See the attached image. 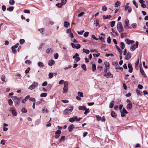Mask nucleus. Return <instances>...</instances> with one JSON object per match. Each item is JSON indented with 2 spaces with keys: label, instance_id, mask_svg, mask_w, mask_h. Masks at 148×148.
<instances>
[{
  "label": "nucleus",
  "instance_id": "nucleus-1",
  "mask_svg": "<svg viewBox=\"0 0 148 148\" xmlns=\"http://www.w3.org/2000/svg\"><path fill=\"white\" fill-rule=\"evenodd\" d=\"M22 98V97L17 98L16 96H13L12 97V99L14 102L15 106L16 107H17L19 106L20 103V99Z\"/></svg>",
  "mask_w": 148,
  "mask_h": 148
},
{
  "label": "nucleus",
  "instance_id": "nucleus-2",
  "mask_svg": "<svg viewBox=\"0 0 148 148\" xmlns=\"http://www.w3.org/2000/svg\"><path fill=\"white\" fill-rule=\"evenodd\" d=\"M117 29L120 33L123 32L124 29L123 28L121 22H119L117 25Z\"/></svg>",
  "mask_w": 148,
  "mask_h": 148
},
{
  "label": "nucleus",
  "instance_id": "nucleus-3",
  "mask_svg": "<svg viewBox=\"0 0 148 148\" xmlns=\"http://www.w3.org/2000/svg\"><path fill=\"white\" fill-rule=\"evenodd\" d=\"M73 109V108L72 106L64 110V114H69L72 111Z\"/></svg>",
  "mask_w": 148,
  "mask_h": 148
},
{
  "label": "nucleus",
  "instance_id": "nucleus-4",
  "mask_svg": "<svg viewBox=\"0 0 148 148\" xmlns=\"http://www.w3.org/2000/svg\"><path fill=\"white\" fill-rule=\"evenodd\" d=\"M138 41H136L135 44H134L133 45H131L130 48L131 51H133L135 50L138 47Z\"/></svg>",
  "mask_w": 148,
  "mask_h": 148
},
{
  "label": "nucleus",
  "instance_id": "nucleus-5",
  "mask_svg": "<svg viewBox=\"0 0 148 148\" xmlns=\"http://www.w3.org/2000/svg\"><path fill=\"white\" fill-rule=\"evenodd\" d=\"M79 55L77 53H76L73 56V58L75 59L74 63L76 62L79 61L81 59L79 57Z\"/></svg>",
  "mask_w": 148,
  "mask_h": 148
},
{
  "label": "nucleus",
  "instance_id": "nucleus-6",
  "mask_svg": "<svg viewBox=\"0 0 148 148\" xmlns=\"http://www.w3.org/2000/svg\"><path fill=\"white\" fill-rule=\"evenodd\" d=\"M38 82H34V83L29 87V89L30 90H32L37 87L38 86Z\"/></svg>",
  "mask_w": 148,
  "mask_h": 148
},
{
  "label": "nucleus",
  "instance_id": "nucleus-7",
  "mask_svg": "<svg viewBox=\"0 0 148 148\" xmlns=\"http://www.w3.org/2000/svg\"><path fill=\"white\" fill-rule=\"evenodd\" d=\"M19 44L18 43L16 44L15 45L13 46L11 48L12 50L13 53H16V49L18 47Z\"/></svg>",
  "mask_w": 148,
  "mask_h": 148
},
{
  "label": "nucleus",
  "instance_id": "nucleus-8",
  "mask_svg": "<svg viewBox=\"0 0 148 148\" xmlns=\"http://www.w3.org/2000/svg\"><path fill=\"white\" fill-rule=\"evenodd\" d=\"M9 111L11 112L13 116H16L17 115L16 110L13 108L10 107V108Z\"/></svg>",
  "mask_w": 148,
  "mask_h": 148
},
{
  "label": "nucleus",
  "instance_id": "nucleus-9",
  "mask_svg": "<svg viewBox=\"0 0 148 148\" xmlns=\"http://www.w3.org/2000/svg\"><path fill=\"white\" fill-rule=\"evenodd\" d=\"M125 59L126 60H128L130 59L131 57V53L129 52H128L125 55Z\"/></svg>",
  "mask_w": 148,
  "mask_h": 148
},
{
  "label": "nucleus",
  "instance_id": "nucleus-10",
  "mask_svg": "<svg viewBox=\"0 0 148 148\" xmlns=\"http://www.w3.org/2000/svg\"><path fill=\"white\" fill-rule=\"evenodd\" d=\"M61 132L60 130H58L56 132V135L55 136V137L57 139L59 138L60 136V134L61 133Z\"/></svg>",
  "mask_w": 148,
  "mask_h": 148
},
{
  "label": "nucleus",
  "instance_id": "nucleus-11",
  "mask_svg": "<svg viewBox=\"0 0 148 148\" xmlns=\"http://www.w3.org/2000/svg\"><path fill=\"white\" fill-rule=\"evenodd\" d=\"M125 24L124 25V27L125 28L127 29V28H130V27H129L128 26V24L129 23V21L127 19H126L125 20Z\"/></svg>",
  "mask_w": 148,
  "mask_h": 148
},
{
  "label": "nucleus",
  "instance_id": "nucleus-12",
  "mask_svg": "<svg viewBox=\"0 0 148 148\" xmlns=\"http://www.w3.org/2000/svg\"><path fill=\"white\" fill-rule=\"evenodd\" d=\"M125 41L126 43L128 45L133 44L134 43V41L133 40H130L129 39L126 38L125 40Z\"/></svg>",
  "mask_w": 148,
  "mask_h": 148
},
{
  "label": "nucleus",
  "instance_id": "nucleus-13",
  "mask_svg": "<svg viewBox=\"0 0 148 148\" xmlns=\"http://www.w3.org/2000/svg\"><path fill=\"white\" fill-rule=\"evenodd\" d=\"M128 67L129 69L128 71L130 73H131L132 72L133 68L132 67V65L130 63H129L128 64Z\"/></svg>",
  "mask_w": 148,
  "mask_h": 148
},
{
  "label": "nucleus",
  "instance_id": "nucleus-14",
  "mask_svg": "<svg viewBox=\"0 0 148 148\" xmlns=\"http://www.w3.org/2000/svg\"><path fill=\"white\" fill-rule=\"evenodd\" d=\"M140 73L143 76L145 77H147V76L145 74V72L142 67H140Z\"/></svg>",
  "mask_w": 148,
  "mask_h": 148
},
{
  "label": "nucleus",
  "instance_id": "nucleus-15",
  "mask_svg": "<svg viewBox=\"0 0 148 148\" xmlns=\"http://www.w3.org/2000/svg\"><path fill=\"white\" fill-rule=\"evenodd\" d=\"M77 119V116H74L73 117L69 119V122L71 123L75 121H76V119Z\"/></svg>",
  "mask_w": 148,
  "mask_h": 148
},
{
  "label": "nucleus",
  "instance_id": "nucleus-16",
  "mask_svg": "<svg viewBox=\"0 0 148 148\" xmlns=\"http://www.w3.org/2000/svg\"><path fill=\"white\" fill-rule=\"evenodd\" d=\"M74 128V125L73 124H72L69 126L68 127V130L69 132H71Z\"/></svg>",
  "mask_w": 148,
  "mask_h": 148
},
{
  "label": "nucleus",
  "instance_id": "nucleus-17",
  "mask_svg": "<svg viewBox=\"0 0 148 148\" xmlns=\"http://www.w3.org/2000/svg\"><path fill=\"white\" fill-rule=\"evenodd\" d=\"M55 61L53 60H49L48 62V65L50 66H51L55 64Z\"/></svg>",
  "mask_w": 148,
  "mask_h": 148
},
{
  "label": "nucleus",
  "instance_id": "nucleus-18",
  "mask_svg": "<svg viewBox=\"0 0 148 148\" xmlns=\"http://www.w3.org/2000/svg\"><path fill=\"white\" fill-rule=\"evenodd\" d=\"M38 65L39 67L41 68H43L45 66L44 64L41 62H38Z\"/></svg>",
  "mask_w": 148,
  "mask_h": 148
},
{
  "label": "nucleus",
  "instance_id": "nucleus-19",
  "mask_svg": "<svg viewBox=\"0 0 148 148\" xmlns=\"http://www.w3.org/2000/svg\"><path fill=\"white\" fill-rule=\"evenodd\" d=\"M107 78H112L113 77V75L110 72L107 73Z\"/></svg>",
  "mask_w": 148,
  "mask_h": 148
},
{
  "label": "nucleus",
  "instance_id": "nucleus-20",
  "mask_svg": "<svg viewBox=\"0 0 148 148\" xmlns=\"http://www.w3.org/2000/svg\"><path fill=\"white\" fill-rule=\"evenodd\" d=\"M132 107V105L131 103H129L127 105V110H130Z\"/></svg>",
  "mask_w": 148,
  "mask_h": 148
},
{
  "label": "nucleus",
  "instance_id": "nucleus-21",
  "mask_svg": "<svg viewBox=\"0 0 148 148\" xmlns=\"http://www.w3.org/2000/svg\"><path fill=\"white\" fill-rule=\"evenodd\" d=\"M29 95H28L24 99H22V103H25L26 101H27V99H29Z\"/></svg>",
  "mask_w": 148,
  "mask_h": 148
},
{
  "label": "nucleus",
  "instance_id": "nucleus-22",
  "mask_svg": "<svg viewBox=\"0 0 148 148\" xmlns=\"http://www.w3.org/2000/svg\"><path fill=\"white\" fill-rule=\"evenodd\" d=\"M92 71L94 72L96 69V66L95 64H93L92 66Z\"/></svg>",
  "mask_w": 148,
  "mask_h": 148
},
{
  "label": "nucleus",
  "instance_id": "nucleus-23",
  "mask_svg": "<svg viewBox=\"0 0 148 148\" xmlns=\"http://www.w3.org/2000/svg\"><path fill=\"white\" fill-rule=\"evenodd\" d=\"M112 17L110 15L103 16V18L104 19H109L110 18Z\"/></svg>",
  "mask_w": 148,
  "mask_h": 148
},
{
  "label": "nucleus",
  "instance_id": "nucleus-24",
  "mask_svg": "<svg viewBox=\"0 0 148 148\" xmlns=\"http://www.w3.org/2000/svg\"><path fill=\"white\" fill-rule=\"evenodd\" d=\"M86 107L84 106H80L78 107V109L80 110H84L86 109Z\"/></svg>",
  "mask_w": 148,
  "mask_h": 148
},
{
  "label": "nucleus",
  "instance_id": "nucleus-25",
  "mask_svg": "<svg viewBox=\"0 0 148 148\" xmlns=\"http://www.w3.org/2000/svg\"><path fill=\"white\" fill-rule=\"evenodd\" d=\"M68 91V87L64 86L63 89V93H66Z\"/></svg>",
  "mask_w": 148,
  "mask_h": 148
},
{
  "label": "nucleus",
  "instance_id": "nucleus-26",
  "mask_svg": "<svg viewBox=\"0 0 148 148\" xmlns=\"http://www.w3.org/2000/svg\"><path fill=\"white\" fill-rule=\"evenodd\" d=\"M94 24L96 26H99V20H98L97 19H96V20L94 21Z\"/></svg>",
  "mask_w": 148,
  "mask_h": 148
},
{
  "label": "nucleus",
  "instance_id": "nucleus-27",
  "mask_svg": "<svg viewBox=\"0 0 148 148\" xmlns=\"http://www.w3.org/2000/svg\"><path fill=\"white\" fill-rule=\"evenodd\" d=\"M82 51L83 53H85L86 54H88L89 53L90 51L88 49H83Z\"/></svg>",
  "mask_w": 148,
  "mask_h": 148
},
{
  "label": "nucleus",
  "instance_id": "nucleus-28",
  "mask_svg": "<svg viewBox=\"0 0 148 148\" xmlns=\"http://www.w3.org/2000/svg\"><path fill=\"white\" fill-rule=\"evenodd\" d=\"M111 115L112 117L114 118L116 117V114L115 112L113 111H112L111 113Z\"/></svg>",
  "mask_w": 148,
  "mask_h": 148
},
{
  "label": "nucleus",
  "instance_id": "nucleus-29",
  "mask_svg": "<svg viewBox=\"0 0 148 148\" xmlns=\"http://www.w3.org/2000/svg\"><path fill=\"white\" fill-rule=\"evenodd\" d=\"M69 25V22L66 21H64V25L65 27L67 28Z\"/></svg>",
  "mask_w": 148,
  "mask_h": 148
},
{
  "label": "nucleus",
  "instance_id": "nucleus-30",
  "mask_svg": "<svg viewBox=\"0 0 148 148\" xmlns=\"http://www.w3.org/2000/svg\"><path fill=\"white\" fill-rule=\"evenodd\" d=\"M114 106V101H112L110 102L109 105V108H112Z\"/></svg>",
  "mask_w": 148,
  "mask_h": 148
},
{
  "label": "nucleus",
  "instance_id": "nucleus-31",
  "mask_svg": "<svg viewBox=\"0 0 148 148\" xmlns=\"http://www.w3.org/2000/svg\"><path fill=\"white\" fill-rule=\"evenodd\" d=\"M99 39L102 42H105V41L104 40V38L105 37H104L103 36H99Z\"/></svg>",
  "mask_w": 148,
  "mask_h": 148
},
{
  "label": "nucleus",
  "instance_id": "nucleus-32",
  "mask_svg": "<svg viewBox=\"0 0 148 148\" xmlns=\"http://www.w3.org/2000/svg\"><path fill=\"white\" fill-rule=\"evenodd\" d=\"M120 3V2L119 1H117L114 4V7H117L119 6Z\"/></svg>",
  "mask_w": 148,
  "mask_h": 148
},
{
  "label": "nucleus",
  "instance_id": "nucleus-33",
  "mask_svg": "<svg viewBox=\"0 0 148 148\" xmlns=\"http://www.w3.org/2000/svg\"><path fill=\"white\" fill-rule=\"evenodd\" d=\"M77 94L79 97H84L83 94L82 92L79 91L77 92Z\"/></svg>",
  "mask_w": 148,
  "mask_h": 148
},
{
  "label": "nucleus",
  "instance_id": "nucleus-34",
  "mask_svg": "<svg viewBox=\"0 0 148 148\" xmlns=\"http://www.w3.org/2000/svg\"><path fill=\"white\" fill-rule=\"evenodd\" d=\"M120 44H121V46H120L121 48L122 49H123L125 47V45L124 43L123 42H121Z\"/></svg>",
  "mask_w": 148,
  "mask_h": 148
},
{
  "label": "nucleus",
  "instance_id": "nucleus-35",
  "mask_svg": "<svg viewBox=\"0 0 148 148\" xmlns=\"http://www.w3.org/2000/svg\"><path fill=\"white\" fill-rule=\"evenodd\" d=\"M14 7L13 6L7 8V10L10 11H12L13 10Z\"/></svg>",
  "mask_w": 148,
  "mask_h": 148
},
{
  "label": "nucleus",
  "instance_id": "nucleus-36",
  "mask_svg": "<svg viewBox=\"0 0 148 148\" xmlns=\"http://www.w3.org/2000/svg\"><path fill=\"white\" fill-rule=\"evenodd\" d=\"M47 95V94L46 93H43L41 94L40 95V97H45Z\"/></svg>",
  "mask_w": 148,
  "mask_h": 148
},
{
  "label": "nucleus",
  "instance_id": "nucleus-37",
  "mask_svg": "<svg viewBox=\"0 0 148 148\" xmlns=\"http://www.w3.org/2000/svg\"><path fill=\"white\" fill-rule=\"evenodd\" d=\"M21 110L23 113H26L27 112V110L25 108H23Z\"/></svg>",
  "mask_w": 148,
  "mask_h": 148
},
{
  "label": "nucleus",
  "instance_id": "nucleus-38",
  "mask_svg": "<svg viewBox=\"0 0 148 148\" xmlns=\"http://www.w3.org/2000/svg\"><path fill=\"white\" fill-rule=\"evenodd\" d=\"M63 5L61 3H58L56 4V5L59 8H61Z\"/></svg>",
  "mask_w": 148,
  "mask_h": 148
},
{
  "label": "nucleus",
  "instance_id": "nucleus-39",
  "mask_svg": "<svg viewBox=\"0 0 148 148\" xmlns=\"http://www.w3.org/2000/svg\"><path fill=\"white\" fill-rule=\"evenodd\" d=\"M104 64L106 67H108L110 66V64L108 62L106 61L105 62H104Z\"/></svg>",
  "mask_w": 148,
  "mask_h": 148
},
{
  "label": "nucleus",
  "instance_id": "nucleus-40",
  "mask_svg": "<svg viewBox=\"0 0 148 148\" xmlns=\"http://www.w3.org/2000/svg\"><path fill=\"white\" fill-rule=\"evenodd\" d=\"M97 120L98 121H101V117L99 115H96Z\"/></svg>",
  "mask_w": 148,
  "mask_h": 148
},
{
  "label": "nucleus",
  "instance_id": "nucleus-41",
  "mask_svg": "<svg viewBox=\"0 0 148 148\" xmlns=\"http://www.w3.org/2000/svg\"><path fill=\"white\" fill-rule=\"evenodd\" d=\"M9 3L10 5H13L14 4L15 1L14 0H10Z\"/></svg>",
  "mask_w": 148,
  "mask_h": 148
},
{
  "label": "nucleus",
  "instance_id": "nucleus-42",
  "mask_svg": "<svg viewBox=\"0 0 148 148\" xmlns=\"http://www.w3.org/2000/svg\"><path fill=\"white\" fill-rule=\"evenodd\" d=\"M81 67L85 71H86V66L85 64H83L82 65Z\"/></svg>",
  "mask_w": 148,
  "mask_h": 148
},
{
  "label": "nucleus",
  "instance_id": "nucleus-43",
  "mask_svg": "<svg viewBox=\"0 0 148 148\" xmlns=\"http://www.w3.org/2000/svg\"><path fill=\"white\" fill-rule=\"evenodd\" d=\"M49 79L52 78L53 77V74L52 73H50L49 74Z\"/></svg>",
  "mask_w": 148,
  "mask_h": 148
},
{
  "label": "nucleus",
  "instance_id": "nucleus-44",
  "mask_svg": "<svg viewBox=\"0 0 148 148\" xmlns=\"http://www.w3.org/2000/svg\"><path fill=\"white\" fill-rule=\"evenodd\" d=\"M115 21H112L110 22V26L111 27H113L115 23Z\"/></svg>",
  "mask_w": 148,
  "mask_h": 148
},
{
  "label": "nucleus",
  "instance_id": "nucleus-45",
  "mask_svg": "<svg viewBox=\"0 0 148 148\" xmlns=\"http://www.w3.org/2000/svg\"><path fill=\"white\" fill-rule=\"evenodd\" d=\"M29 100L32 102H35V99L33 97H29Z\"/></svg>",
  "mask_w": 148,
  "mask_h": 148
},
{
  "label": "nucleus",
  "instance_id": "nucleus-46",
  "mask_svg": "<svg viewBox=\"0 0 148 148\" xmlns=\"http://www.w3.org/2000/svg\"><path fill=\"white\" fill-rule=\"evenodd\" d=\"M139 59H138L137 60L136 62L135 63V68H136V67H137V68L138 67V63L139 62Z\"/></svg>",
  "mask_w": 148,
  "mask_h": 148
},
{
  "label": "nucleus",
  "instance_id": "nucleus-47",
  "mask_svg": "<svg viewBox=\"0 0 148 148\" xmlns=\"http://www.w3.org/2000/svg\"><path fill=\"white\" fill-rule=\"evenodd\" d=\"M13 101L11 99H10L8 101V103L9 105L11 106L13 103Z\"/></svg>",
  "mask_w": 148,
  "mask_h": 148
},
{
  "label": "nucleus",
  "instance_id": "nucleus-48",
  "mask_svg": "<svg viewBox=\"0 0 148 148\" xmlns=\"http://www.w3.org/2000/svg\"><path fill=\"white\" fill-rule=\"evenodd\" d=\"M30 70V68L29 67H28L27 69L25 71V73L26 74L28 73L29 72Z\"/></svg>",
  "mask_w": 148,
  "mask_h": 148
},
{
  "label": "nucleus",
  "instance_id": "nucleus-49",
  "mask_svg": "<svg viewBox=\"0 0 148 148\" xmlns=\"http://www.w3.org/2000/svg\"><path fill=\"white\" fill-rule=\"evenodd\" d=\"M111 39L110 36H109L107 38V42L109 44L111 42Z\"/></svg>",
  "mask_w": 148,
  "mask_h": 148
},
{
  "label": "nucleus",
  "instance_id": "nucleus-50",
  "mask_svg": "<svg viewBox=\"0 0 148 148\" xmlns=\"http://www.w3.org/2000/svg\"><path fill=\"white\" fill-rule=\"evenodd\" d=\"M89 34V32H86L84 34V36L85 37H88Z\"/></svg>",
  "mask_w": 148,
  "mask_h": 148
},
{
  "label": "nucleus",
  "instance_id": "nucleus-51",
  "mask_svg": "<svg viewBox=\"0 0 148 148\" xmlns=\"http://www.w3.org/2000/svg\"><path fill=\"white\" fill-rule=\"evenodd\" d=\"M133 4L137 8H138V5L137 4V3H136L135 1L133 0Z\"/></svg>",
  "mask_w": 148,
  "mask_h": 148
},
{
  "label": "nucleus",
  "instance_id": "nucleus-52",
  "mask_svg": "<svg viewBox=\"0 0 148 148\" xmlns=\"http://www.w3.org/2000/svg\"><path fill=\"white\" fill-rule=\"evenodd\" d=\"M54 57L55 59H56L58 58V53H56L54 55Z\"/></svg>",
  "mask_w": 148,
  "mask_h": 148
},
{
  "label": "nucleus",
  "instance_id": "nucleus-53",
  "mask_svg": "<svg viewBox=\"0 0 148 148\" xmlns=\"http://www.w3.org/2000/svg\"><path fill=\"white\" fill-rule=\"evenodd\" d=\"M42 112H45L46 113H47L48 110L47 109L45 108H44L42 109Z\"/></svg>",
  "mask_w": 148,
  "mask_h": 148
},
{
  "label": "nucleus",
  "instance_id": "nucleus-54",
  "mask_svg": "<svg viewBox=\"0 0 148 148\" xmlns=\"http://www.w3.org/2000/svg\"><path fill=\"white\" fill-rule=\"evenodd\" d=\"M25 40L23 39H21L19 40L20 44H22L25 42Z\"/></svg>",
  "mask_w": 148,
  "mask_h": 148
},
{
  "label": "nucleus",
  "instance_id": "nucleus-55",
  "mask_svg": "<svg viewBox=\"0 0 148 148\" xmlns=\"http://www.w3.org/2000/svg\"><path fill=\"white\" fill-rule=\"evenodd\" d=\"M1 80L2 81L4 82L5 81V76L4 75H3L1 76Z\"/></svg>",
  "mask_w": 148,
  "mask_h": 148
},
{
  "label": "nucleus",
  "instance_id": "nucleus-56",
  "mask_svg": "<svg viewBox=\"0 0 148 148\" xmlns=\"http://www.w3.org/2000/svg\"><path fill=\"white\" fill-rule=\"evenodd\" d=\"M44 30V29L43 28H41L40 29H38V30L40 32L43 34V30Z\"/></svg>",
  "mask_w": 148,
  "mask_h": 148
},
{
  "label": "nucleus",
  "instance_id": "nucleus-57",
  "mask_svg": "<svg viewBox=\"0 0 148 148\" xmlns=\"http://www.w3.org/2000/svg\"><path fill=\"white\" fill-rule=\"evenodd\" d=\"M102 10L104 11H106L107 10V8L105 6H103L102 8Z\"/></svg>",
  "mask_w": 148,
  "mask_h": 148
},
{
  "label": "nucleus",
  "instance_id": "nucleus-58",
  "mask_svg": "<svg viewBox=\"0 0 148 148\" xmlns=\"http://www.w3.org/2000/svg\"><path fill=\"white\" fill-rule=\"evenodd\" d=\"M84 14V12H82L80 13L79 14H78V16L79 17H81Z\"/></svg>",
  "mask_w": 148,
  "mask_h": 148
},
{
  "label": "nucleus",
  "instance_id": "nucleus-59",
  "mask_svg": "<svg viewBox=\"0 0 148 148\" xmlns=\"http://www.w3.org/2000/svg\"><path fill=\"white\" fill-rule=\"evenodd\" d=\"M23 12L25 13L29 14L30 13L29 10H24Z\"/></svg>",
  "mask_w": 148,
  "mask_h": 148
},
{
  "label": "nucleus",
  "instance_id": "nucleus-60",
  "mask_svg": "<svg viewBox=\"0 0 148 148\" xmlns=\"http://www.w3.org/2000/svg\"><path fill=\"white\" fill-rule=\"evenodd\" d=\"M6 141V140L5 139H2L1 142V143L3 145H4L5 143V142Z\"/></svg>",
  "mask_w": 148,
  "mask_h": 148
},
{
  "label": "nucleus",
  "instance_id": "nucleus-61",
  "mask_svg": "<svg viewBox=\"0 0 148 148\" xmlns=\"http://www.w3.org/2000/svg\"><path fill=\"white\" fill-rule=\"evenodd\" d=\"M25 62L26 64H28L29 65H30L31 63V62L29 60L25 61Z\"/></svg>",
  "mask_w": 148,
  "mask_h": 148
},
{
  "label": "nucleus",
  "instance_id": "nucleus-62",
  "mask_svg": "<svg viewBox=\"0 0 148 148\" xmlns=\"http://www.w3.org/2000/svg\"><path fill=\"white\" fill-rule=\"evenodd\" d=\"M69 82L67 81L65 82L64 83V86L68 87Z\"/></svg>",
  "mask_w": 148,
  "mask_h": 148
},
{
  "label": "nucleus",
  "instance_id": "nucleus-63",
  "mask_svg": "<svg viewBox=\"0 0 148 148\" xmlns=\"http://www.w3.org/2000/svg\"><path fill=\"white\" fill-rule=\"evenodd\" d=\"M100 55V53H98L97 54H93V56L94 57H98L99 55Z\"/></svg>",
  "mask_w": 148,
  "mask_h": 148
},
{
  "label": "nucleus",
  "instance_id": "nucleus-64",
  "mask_svg": "<svg viewBox=\"0 0 148 148\" xmlns=\"http://www.w3.org/2000/svg\"><path fill=\"white\" fill-rule=\"evenodd\" d=\"M84 30H82L81 32L78 31L77 33L79 35H82L83 34V33L84 32Z\"/></svg>",
  "mask_w": 148,
  "mask_h": 148
}]
</instances>
